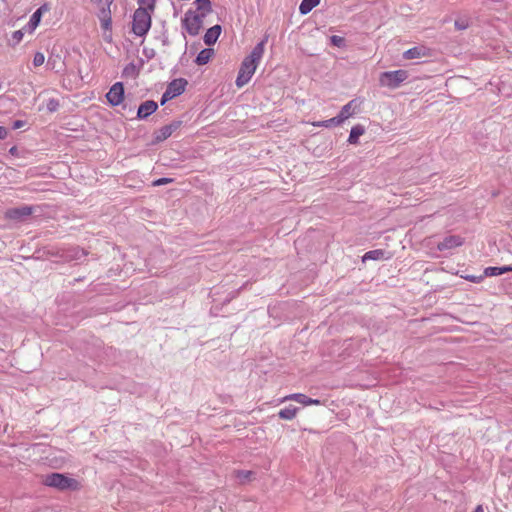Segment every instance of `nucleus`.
Wrapping results in <instances>:
<instances>
[{
    "label": "nucleus",
    "mask_w": 512,
    "mask_h": 512,
    "mask_svg": "<svg viewBox=\"0 0 512 512\" xmlns=\"http://www.w3.org/2000/svg\"><path fill=\"white\" fill-rule=\"evenodd\" d=\"M267 41V38L260 41L251 51V53L244 58V60L241 63L238 76L236 78V86L237 87H243L245 84H247L250 79L252 78L253 74L255 73V70L258 66V63L260 62L263 54H264V47L265 43Z\"/></svg>",
    "instance_id": "f257e3e1"
},
{
    "label": "nucleus",
    "mask_w": 512,
    "mask_h": 512,
    "mask_svg": "<svg viewBox=\"0 0 512 512\" xmlns=\"http://www.w3.org/2000/svg\"><path fill=\"white\" fill-rule=\"evenodd\" d=\"M152 12L146 8H137L133 14L132 32L139 37L145 36L150 30L152 23Z\"/></svg>",
    "instance_id": "f03ea898"
},
{
    "label": "nucleus",
    "mask_w": 512,
    "mask_h": 512,
    "mask_svg": "<svg viewBox=\"0 0 512 512\" xmlns=\"http://www.w3.org/2000/svg\"><path fill=\"white\" fill-rule=\"evenodd\" d=\"M43 484L61 491L76 490L79 487V483L76 479L69 478L60 473H51L46 475L43 480Z\"/></svg>",
    "instance_id": "7ed1b4c3"
},
{
    "label": "nucleus",
    "mask_w": 512,
    "mask_h": 512,
    "mask_svg": "<svg viewBox=\"0 0 512 512\" xmlns=\"http://www.w3.org/2000/svg\"><path fill=\"white\" fill-rule=\"evenodd\" d=\"M408 76V72L402 69L395 71H386L380 74L379 84L382 87L396 89L408 78Z\"/></svg>",
    "instance_id": "20e7f679"
},
{
    "label": "nucleus",
    "mask_w": 512,
    "mask_h": 512,
    "mask_svg": "<svg viewBox=\"0 0 512 512\" xmlns=\"http://www.w3.org/2000/svg\"><path fill=\"white\" fill-rule=\"evenodd\" d=\"M204 18L203 14L189 10L182 19V25L191 36H196L202 28Z\"/></svg>",
    "instance_id": "39448f33"
},
{
    "label": "nucleus",
    "mask_w": 512,
    "mask_h": 512,
    "mask_svg": "<svg viewBox=\"0 0 512 512\" xmlns=\"http://www.w3.org/2000/svg\"><path fill=\"white\" fill-rule=\"evenodd\" d=\"M108 103L111 106H118L124 100V85L122 82L114 83L106 94Z\"/></svg>",
    "instance_id": "423d86ee"
},
{
    "label": "nucleus",
    "mask_w": 512,
    "mask_h": 512,
    "mask_svg": "<svg viewBox=\"0 0 512 512\" xmlns=\"http://www.w3.org/2000/svg\"><path fill=\"white\" fill-rule=\"evenodd\" d=\"M181 121H174L168 125L161 127L159 130L154 132V143H160L169 138L174 131H176L180 126Z\"/></svg>",
    "instance_id": "0eeeda50"
},
{
    "label": "nucleus",
    "mask_w": 512,
    "mask_h": 512,
    "mask_svg": "<svg viewBox=\"0 0 512 512\" xmlns=\"http://www.w3.org/2000/svg\"><path fill=\"white\" fill-rule=\"evenodd\" d=\"M33 213V207L23 205L20 207H15L8 209L5 212V217L11 220H23L26 217L30 216Z\"/></svg>",
    "instance_id": "6e6552de"
},
{
    "label": "nucleus",
    "mask_w": 512,
    "mask_h": 512,
    "mask_svg": "<svg viewBox=\"0 0 512 512\" xmlns=\"http://www.w3.org/2000/svg\"><path fill=\"white\" fill-rule=\"evenodd\" d=\"M463 243L464 240L462 237L458 235H449L437 244V249L439 251L450 250L461 246Z\"/></svg>",
    "instance_id": "1a4fd4ad"
},
{
    "label": "nucleus",
    "mask_w": 512,
    "mask_h": 512,
    "mask_svg": "<svg viewBox=\"0 0 512 512\" xmlns=\"http://www.w3.org/2000/svg\"><path fill=\"white\" fill-rule=\"evenodd\" d=\"M158 109V104L153 100L143 102L137 110L138 119H146Z\"/></svg>",
    "instance_id": "9d476101"
},
{
    "label": "nucleus",
    "mask_w": 512,
    "mask_h": 512,
    "mask_svg": "<svg viewBox=\"0 0 512 512\" xmlns=\"http://www.w3.org/2000/svg\"><path fill=\"white\" fill-rule=\"evenodd\" d=\"M188 84L187 80L184 78H177L172 80L166 90L175 98L179 95H181L186 88V85Z\"/></svg>",
    "instance_id": "9b49d317"
},
{
    "label": "nucleus",
    "mask_w": 512,
    "mask_h": 512,
    "mask_svg": "<svg viewBox=\"0 0 512 512\" xmlns=\"http://www.w3.org/2000/svg\"><path fill=\"white\" fill-rule=\"evenodd\" d=\"M429 55V49L425 46H415L404 52L403 57L407 60L418 59Z\"/></svg>",
    "instance_id": "f8f14e48"
},
{
    "label": "nucleus",
    "mask_w": 512,
    "mask_h": 512,
    "mask_svg": "<svg viewBox=\"0 0 512 512\" xmlns=\"http://www.w3.org/2000/svg\"><path fill=\"white\" fill-rule=\"evenodd\" d=\"M221 31L222 28L218 24L209 28L203 37L204 43L208 46L215 44L221 34Z\"/></svg>",
    "instance_id": "ddd939ff"
},
{
    "label": "nucleus",
    "mask_w": 512,
    "mask_h": 512,
    "mask_svg": "<svg viewBox=\"0 0 512 512\" xmlns=\"http://www.w3.org/2000/svg\"><path fill=\"white\" fill-rule=\"evenodd\" d=\"M100 6L99 19L111 18L110 6L114 0H93Z\"/></svg>",
    "instance_id": "4468645a"
},
{
    "label": "nucleus",
    "mask_w": 512,
    "mask_h": 512,
    "mask_svg": "<svg viewBox=\"0 0 512 512\" xmlns=\"http://www.w3.org/2000/svg\"><path fill=\"white\" fill-rule=\"evenodd\" d=\"M355 100L349 101L347 104H345L342 108L340 113L337 115L338 119L340 120L341 124L348 119L350 116H352L355 113Z\"/></svg>",
    "instance_id": "2eb2a0df"
},
{
    "label": "nucleus",
    "mask_w": 512,
    "mask_h": 512,
    "mask_svg": "<svg viewBox=\"0 0 512 512\" xmlns=\"http://www.w3.org/2000/svg\"><path fill=\"white\" fill-rule=\"evenodd\" d=\"M299 408L289 405L278 412V416L284 420H292L296 417Z\"/></svg>",
    "instance_id": "dca6fc26"
},
{
    "label": "nucleus",
    "mask_w": 512,
    "mask_h": 512,
    "mask_svg": "<svg viewBox=\"0 0 512 512\" xmlns=\"http://www.w3.org/2000/svg\"><path fill=\"white\" fill-rule=\"evenodd\" d=\"M213 54L214 50L211 48H205L201 50L195 59L196 64L200 66L207 64L210 58L213 56Z\"/></svg>",
    "instance_id": "f3484780"
},
{
    "label": "nucleus",
    "mask_w": 512,
    "mask_h": 512,
    "mask_svg": "<svg viewBox=\"0 0 512 512\" xmlns=\"http://www.w3.org/2000/svg\"><path fill=\"white\" fill-rule=\"evenodd\" d=\"M309 398L308 396H306L305 394H302V393H294V394H289L285 397H283L281 399V402H286V401H296L297 403H300L304 406H308V402H309Z\"/></svg>",
    "instance_id": "a211bd4d"
},
{
    "label": "nucleus",
    "mask_w": 512,
    "mask_h": 512,
    "mask_svg": "<svg viewBox=\"0 0 512 512\" xmlns=\"http://www.w3.org/2000/svg\"><path fill=\"white\" fill-rule=\"evenodd\" d=\"M364 132H365V129L362 125L358 124V125L353 126L350 131L348 142L350 144H357L359 137L361 135H363Z\"/></svg>",
    "instance_id": "6ab92c4d"
},
{
    "label": "nucleus",
    "mask_w": 512,
    "mask_h": 512,
    "mask_svg": "<svg viewBox=\"0 0 512 512\" xmlns=\"http://www.w3.org/2000/svg\"><path fill=\"white\" fill-rule=\"evenodd\" d=\"M506 272H510L509 266L487 267L484 270L483 276L484 277L498 276V275H502V274H504Z\"/></svg>",
    "instance_id": "aec40b11"
},
{
    "label": "nucleus",
    "mask_w": 512,
    "mask_h": 512,
    "mask_svg": "<svg viewBox=\"0 0 512 512\" xmlns=\"http://www.w3.org/2000/svg\"><path fill=\"white\" fill-rule=\"evenodd\" d=\"M320 0H302L299 11L302 15L308 14L314 7L319 4Z\"/></svg>",
    "instance_id": "412c9836"
},
{
    "label": "nucleus",
    "mask_w": 512,
    "mask_h": 512,
    "mask_svg": "<svg viewBox=\"0 0 512 512\" xmlns=\"http://www.w3.org/2000/svg\"><path fill=\"white\" fill-rule=\"evenodd\" d=\"M195 4L197 6L198 14H203L204 17L207 16L208 13L211 12V2L210 0H195Z\"/></svg>",
    "instance_id": "4be33fe9"
},
{
    "label": "nucleus",
    "mask_w": 512,
    "mask_h": 512,
    "mask_svg": "<svg viewBox=\"0 0 512 512\" xmlns=\"http://www.w3.org/2000/svg\"><path fill=\"white\" fill-rule=\"evenodd\" d=\"M385 255V251L381 249L371 250L364 254L362 257L363 262L366 260H380L383 259Z\"/></svg>",
    "instance_id": "5701e85b"
},
{
    "label": "nucleus",
    "mask_w": 512,
    "mask_h": 512,
    "mask_svg": "<svg viewBox=\"0 0 512 512\" xmlns=\"http://www.w3.org/2000/svg\"><path fill=\"white\" fill-rule=\"evenodd\" d=\"M341 122L340 120L338 119L337 116L331 118V119H328V120H324V121H317V122H313L312 125L315 126V127H325V128H329V127H332V126H338L340 125Z\"/></svg>",
    "instance_id": "b1692460"
},
{
    "label": "nucleus",
    "mask_w": 512,
    "mask_h": 512,
    "mask_svg": "<svg viewBox=\"0 0 512 512\" xmlns=\"http://www.w3.org/2000/svg\"><path fill=\"white\" fill-rule=\"evenodd\" d=\"M45 9V6H41L39 9H37L31 16L30 20H29V27L33 30L35 29L39 22H40V19H41V15H42V11Z\"/></svg>",
    "instance_id": "393cba45"
},
{
    "label": "nucleus",
    "mask_w": 512,
    "mask_h": 512,
    "mask_svg": "<svg viewBox=\"0 0 512 512\" xmlns=\"http://www.w3.org/2000/svg\"><path fill=\"white\" fill-rule=\"evenodd\" d=\"M139 4V8H146L149 12H154L156 8L157 0H137Z\"/></svg>",
    "instance_id": "a878e982"
},
{
    "label": "nucleus",
    "mask_w": 512,
    "mask_h": 512,
    "mask_svg": "<svg viewBox=\"0 0 512 512\" xmlns=\"http://www.w3.org/2000/svg\"><path fill=\"white\" fill-rule=\"evenodd\" d=\"M454 25L457 30H465L470 26V20L466 17L458 18Z\"/></svg>",
    "instance_id": "bb28decb"
},
{
    "label": "nucleus",
    "mask_w": 512,
    "mask_h": 512,
    "mask_svg": "<svg viewBox=\"0 0 512 512\" xmlns=\"http://www.w3.org/2000/svg\"><path fill=\"white\" fill-rule=\"evenodd\" d=\"M253 472L247 470H239L236 472V477L239 479L240 483H245L250 480Z\"/></svg>",
    "instance_id": "cd10ccee"
},
{
    "label": "nucleus",
    "mask_w": 512,
    "mask_h": 512,
    "mask_svg": "<svg viewBox=\"0 0 512 512\" xmlns=\"http://www.w3.org/2000/svg\"><path fill=\"white\" fill-rule=\"evenodd\" d=\"M45 61V56L42 52H36L33 58V65L35 67L41 66Z\"/></svg>",
    "instance_id": "c85d7f7f"
},
{
    "label": "nucleus",
    "mask_w": 512,
    "mask_h": 512,
    "mask_svg": "<svg viewBox=\"0 0 512 512\" xmlns=\"http://www.w3.org/2000/svg\"><path fill=\"white\" fill-rule=\"evenodd\" d=\"M59 107V102L58 100L54 99V98H51L48 100L47 102V109L48 111L50 112H55Z\"/></svg>",
    "instance_id": "c756f323"
},
{
    "label": "nucleus",
    "mask_w": 512,
    "mask_h": 512,
    "mask_svg": "<svg viewBox=\"0 0 512 512\" xmlns=\"http://www.w3.org/2000/svg\"><path fill=\"white\" fill-rule=\"evenodd\" d=\"M171 182H173L172 178H159L153 182V186H162Z\"/></svg>",
    "instance_id": "7c9ffc66"
},
{
    "label": "nucleus",
    "mask_w": 512,
    "mask_h": 512,
    "mask_svg": "<svg viewBox=\"0 0 512 512\" xmlns=\"http://www.w3.org/2000/svg\"><path fill=\"white\" fill-rule=\"evenodd\" d=\"M101 22V27L104 30H110L112 26V18L99 19Z\"/></svg>",
    "instance_id": "2f4dec72"
},
{
    "label": "nucleus",
    "mask_w": 512,
    "mask_h": 512,
    "mask_svg": "<svg viewBox=\"0 0 512 512\" xmlns=\"http://www.w3.org/2000/svg\"><path fill=\"white\" fill-rule=\"evenodd\" d=\"M331 43L337 47H340L343 45L344 39L340 36L334 35L331 37Z\"/></svg>",
    "instance_id": "473e14b6"
},
{
    "label": "nucleus",
    "mask_w": 512,
    "mask_h": 512,
    "mask_svg": "<svg viewBox=\"0 0 512 512\" xmlns=\"http://www.w3.org/2000/svg\"><path fill=\"white\" fill-rule=\"evenodd\" d=\"M465 279L470 281V282H473V283H479V282H481L484 279V276H483V274L479 275V276L468 275V276L465 277Z\"/></svg>",
    "instance_id": "72a5a7b5"
},
{
    "label": "nucleus",
    "mask_w": 512,
    "mask_h": 512,
    "mask_svg": "<svg viewBox=\"0 0 512 512\" xmlns=\"http://www.w3.org/2000/svg\"><path fill=\"white\" fill-rule=\"evenodd\" d=\"M173 98L174 97L167 90H165V92L162 94L160 104L164 105L166 102H168L169 100H171Z\"/></svg>",
    "instance_id": "f704fd0d"
},
{
    "label": "nucleus",
    "mask_w": 512,
    "mask_h": 512,
    "mask_svg": "<svg viewBox=\"0 0 512 512\" xmlns=\"http://www.w3.org/2000/svg\"><path fill=\"white\" fill-rule=\"evenodd\" d=\"M12 38L15 40L16 43L20 42L23 38V32L21 30L13 32Z\"/></svg>",
    "instance_id": "c9c22d12"
},
{
    "label": "nucleus",
    "mask_w": 512,
    "mask_h": 512,
    "mask_svg": "<svg viewBox=\"0 0 512 512\" xmlns=\"http://www.w3.org/2000/svg\"><path fill=\"white\" fill-rule=\"evenodd\" d=\"M25 125V121L23 120H15L13 122L12 128L13 129H20Z\"/></svg>",
    "instance_id": "e433bc0d"
},
{
    "label": "nucleus",
    "mask_w": 512,
    "mask_h": 512,
    "mask_svg": "<svg viewBox=\"0 0 512 512\" xmlns=\"http://www.w3.org/2000/svg\"><path fill=\"white\" fill-rule=\"evenodd\" d=\"M8 135V130L3 127V126H0V139L3 140L7 137Z\"/></svg>",
    "instance_id": "4c0bfd02"
},
{
    "label": "nucleus",
    "mask_w": 512,
    "mask_h": 512,
    "mask_svg": "<svg viewBox=\"0 0 512 512\" xmlns=\"http://www.w3.org/2000/svg\"><path fill=\"white\" fill-rule=\"evenodd\" d=\"M320 404H321V401L319 399L309 398L308 405H320Z\"/></svg>",
    "instance_id": "58836bf2"
},
{
    "label": "nucleus",
    "mask_w": 512,
    "mask_h": 512,
    "mask_svg": "<svg viewBox=\"0 0 512 512\" xmlns=\"http://www.w3.org/2000/svg\"><path fill=\"white\" fill-rule=\"evenodd\" d=\"M474 512H484L482 505H478Z\"/></svg>",
    "instance_id": "ea45409f"
},
{
    "label": "nucleus",
    "mask_w": 512,
    "mask_h": 512,
    "mask_svg": "<svg viewBox=\"0 0 512 512\" xmlns=\"http://www.w3.org/2000/svg\"><path fill=\"white\" fill-rule=\"evenodd\" d=\"M162 42H163V45H168L169 44L168 38L163 39Z\"/></svg>",
    "instance_id": "a19ab883"
},
{
    "label": "nucleus",
    "mask_w": 512,
    "mask_h": 512,
    "mask_svg": "<svg viewBox=\"0 0 512 512\" xmlns=\"http://www.w3.org/2000/svg\"><path fill=\"white\" fill-rule=\"evenodd\" d=\"M15 150H16V147H12V148L10 149V153H12V154H13V153H15Z\"/></svg>",
    "instance_id": "79ce46f5"
},
{
    "label": "nucleus",
    "mask_w": 512,
    "mask_h": 512,
    "mask_svg": "<svg viewBox=\"0 0 512 512\" xmlns=\"http://www.w3.org/2000/svg\"><path fill=\"white\" fill-rule=\"evenodd\" d=\"M78 253H79V251H77V253L75 254V258H76V259H79V258H80V256L78 255Z\"/></svg>",
    "instance_id": "37998d69"
},
{
    "label": "nucleus",
    "mask_w": 512,
    "mask_h": 512,
    "mask_svg": "<svg viewBox=\"0 0 512 512\" xmlns=\"http://www.w3.org/2000/svg\"><path fill=\"white\" fill-rule=\"evenodd\" d=\"M85 255H86L85 252L82 250L81 251V256H85Z\"/></svg>",
    "instance_id": "c03bdc74"
},
{
    "label": "nucleus",
    "mask_w": 512,
    "mask_h": 512,
    "mask_svg": "<svg viewBox=\"0 0 512 512\" xmlns=\"http://www.w3.org/2000/svg\"><path fill=\"white\" fill-rule=\"evenodd\" d=\"M509 268H510V271H512V266H509Z\"/></svg>",
    "instance_id": "a18cd8bd"
}]
</instances>
